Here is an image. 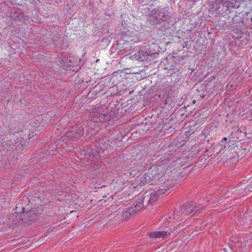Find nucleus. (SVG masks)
<instances>
[{
  "label": "nucleus",
  "instance_id": "nucleus-10",
  "mask_svg": "<svg viewBox=\"0 0 252 252\" xmlns=\"http://www.w3.org/2000/svg\"><path fill=\"white\" fill-rule=\"evenodd\" d=\"M66 59L65 57L62 58L61 57H59L57 60L56 61L57 64L61 67H64L66 64Z\"/></svg>",
  "mask_w": 252,
  "mask_h": 252
},
{
  "label": "nucleus",
  "instance_id": "nucleus-1",
  "mask_svg": "<svg viewBox=\"0 0 252 252\" xmlns=\"http://www.w3.org/2000/svg\"><path fill=\"white\" fill-rule=\"evenodd\" d=\"M168 168V165L167 164L153 166L147 174H145L138 177L139 185L142 186L150 183L153 184L166 173L171 171V170H169Z\"/></svg>",
  "mask_w": 252,
  "mask_h": 252
},
{
  "label": "nucleus",
  "instance_id": "nucleus-5",
  "mask_svg": "<svg viewBox=\"0 0 252 252\" xmlns=\"http://www.w3.org/2000/svg\"><path fill=\"white\" fill-rule=\"evenodd\" d=\"M235 3V0H222V10L226 12L230 10L231 8L238 7V6L236 5Z\"/></svg>",
  "mask_w": 252,
  "mask_h": 252
},
{
  "label": "nucleus",
  "instance_id": "nucleus-3",
  "mask_svg": "<svg viewBox=\"0 0 252 252\" xmlns=\"http://www.w3.org/2000/svg\"><path fill=\"white\" fill-rule=\"evenodd\" d=\"M178 231H179L178 227L176 224H175V225L173 228H171V227L169 228L166 227L163 231L150 232L149 234V236L151 238L159 239L163 238L167 235H170L172 233L175 234L176 233H177Z\"/></svg>",
  "mask_w": 252,
  "mask_h": 252
},
{
  "label": "nucleus",
  "instance_id": "nucleus-15",
  "mask_svg": "<svg viewBox=\"0 0 252 252\" xmlns=\"http://www.w3.org/2000/svg\"><path fill=\"white\" fill-rule=\"evenodd\" d=\"M130 174H131V173L128 172H127L125 174V175H126L127 176H129V175Z\"/></svg>",
  "mask_w": 252,
  "mask_h": 252
},
{
  "label": "nucleus",
  "instance_id": "nucleus-13",
  "mask_svg": "<svg viewBox=\"0 0 252 252\" xmlns=\"http://www.w3.org/2000/svg\"><path fill=\"white\" fill-rule=\"evenodd\" d=\"M247 189L250 191H252V184L249 185L247 187Z\"/></svg>",
  "mask_w": 252,
  "mask_h": 252
},
{
  "label": "nucleus",
  "instance_id": "nucleus-16",
  "mask_svg": "<svg viewBox=\"0 0 252 252\" xmlns=\"http://www.w3.org/2000/svg\"><path fill=\"white\" fill-rule=\"evenodd\" d=\"M22 210H23V211L24 210V207H22Z\"/></svg>",
  "mask_w": 252,
  "mask_h": 252
},
{
  "label": "nucleus",
  "instance_id": "nucleus-8",
  "mask_svg": "<svg viewBox=\"0 0 252 252\" xmlns=\"http://www.w3.org/2000/svg\"><path fill=\"white\" fill-rule=\"evenodd\" d=\"M164 193L165 191L164 189H159L157 190L156 192L151 193L149 201L151 203L155 202L157 200L158 195Z\"/></svg>",
  "mask_w": 252,
  "mask_h": 252
},
{
  "label": "nucleus",
  "instance_id": "nucleus-14",
  "mask_svg": "<svg viewBox=\"0 0 252 252\" xmlns=\"http://www.w3.org/2000/svg\"><path fill=\"white\" fill-rule=\"evenodd\" d=\"M227 139L226 137H223V139L221 140V142H223V141H227Z\"/></svg>",
  "mask_w": 252,
  "mask_h": 252
},
{
  "label": "nucleus",
  "instance_id": "nucleus-2",
  "mask_svg": "<svg viewBox=\"0 0 252 252\" xmlns=\"http://www.w3.org/2000/svg\"><path fill=\"white\" fill-rule=\"evenodd\" d=\"M198 211V208H197L193 203H191L181 206L180 207V211L175 212L173 214V218L174 219L177 220L175 224L178 227L179 230H182V227L184 226L188 227L190 225V223L189 222V221H187V220H186L183 222H179V221L181 220V219H180V217L181 216L180 215L181 213L184 215H190L191 213L193 212H194L193 214H195ZM185 227L183 228V229Z\"/></svg>",
  "mask_w": 252,
  "mask_h": 252
},
{
  "label": "nucleus",
  "instance_id": "nucleus-12",
  "mask_svg": "<svg viewBox=\"0 0 252 252\" xmlns=\"http://www.w3.org/2000/svg\"><path fill=\"white\" fill-rule=\"evenodd\" d=\"M18 141L16 142V144H17V147H19V149H21L23 147L22 142H24L23 139L21 138L17 139Z\"/></svg>",
  "mask_w": 252,
  "mask_h": 252
},
{
  "label": "nucleus",
  "instance_id": "nucleus-9",
  "mask_svg": "<svg viewBox=\"0 0 252 252\" xmlns=\"http://www.w3.org/2000/svg\"><path fill=\"white\" fill-rule=\"evenodd\" d=\"M10 17L15 21H23L26 20V17L22 13L15 12L12 13Z\"/></svg>",
  "mask_w": 252,
  "mask_h": 252
},
{
  "label": "nucleus",
  "instance_id": "nucleus-6",
  "mask_svg": "<svg viewBox=\"0 0 252 252\" xmlns=\"http://www.w3.org/2000/svg\"><path fill=\"white\" fill-rule=\"evenodd\" d=\"M247 235L242 243V249L244 251L248 250L252 246V233H248Z\"/></svg>",
  "mask_w": 252,
  "mask_h": 252
},
{
  "label": "nucleus",
  "instance_id": "nucleus-7",
  "mask_svg": "<svg viewBox=\"0 0 252 252\" xmlns=\"http://www.w3.org/2000/svg\"><path fill=\"white\" fill-rule=\"evenodd\" d=\"M143 199L142 198L138 199L137 202L133 204L131 206L132 209H133L132 212H136L140 210L143 208ZM130 211V212H132L131 210Z\"/></svg>",
  "mask_w": 252,
  "mask_h": 252
},
{
  "label": "nucleus",
  "instance_id": "nucleus-4",
  "mask_svg": "<svg viewBox=\"0 0 252 252\" xmlns=\"http://www.w3.org/2000/svg\"><path fill=\"white\" fill-rule=\"evenodd\" d=\"M101 110H99V112H94V117H96L94 121L107 122L110 119V115L108 114L107 110L103 111V113H99Z\"/></svg>",
  "mask_w": 252,
  "mask_h": 252
},
{
  "label": "nucleus",
  "instance_id": "nucleus-11",
  "mask_svg": "<svg viewBox=\"0 0 252 252\" xmlns=\"http://www.w3.org/2000/svg\"><path fill=\"white\" fill-rule=\"evenodd\" d=\"M83 133L82 132L81 134H79V136H78L76 134H75L74 132H73V131H70V132H68L67 133H66V137H70V136H72L73 135H74V137L75 138H78L79 137H80L81 136L83 135Z\"/></svg>",
  "mask_w": 252,
  "mask_h": 252
}]
</instances>
